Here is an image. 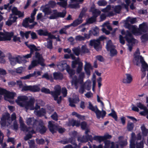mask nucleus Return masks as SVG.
I'll list each match as a JSON object with an SVG mask.
<instances>
[{
  "instance_id": "e2e57ef3",
  "label": "nucleus",
  "mask_w": 148,
  "mask_h": 148,
  "mask_svg": "<svg viewBox=\"0 0 148 148\" xmlns=\"http://www.w3.org/2000/svg\"><path fill=\"white\" fill-rule=\"evenodd\" d=\"M136 106L137 107H138L141 110L143 109H145V108H146L143 104L140 102L137 103L136 104Z\"/></svg>"
},
{
  "instance_id": "423d86ee",
  "label": "nucleus",
  "mask_w": 148,
  "mask_h": 148,
  "mask_svg": "<svg viewBox=\"0 0 148 148\" xmlns=\"http://www.w3.org/2000/svg\"><path fill=\"white\" fill-rule=\"evenodd\" d=\"M43 61L44 60L42 55L38 52H36L35 56L33 58V60L28 67V69L31 70L38 64H40L42 66H44L45 65Z\"/></svg>"
},
{
  "instance_id": "bb28decb",
  "label": "nucleus",
  "mask_w": 148,
  "mask_h": 148,
  "mask_svg": "<svg viewBox=\"0 0 148 148\" xmlns=\"http://www.w3.org/2000/svg\"><path fill=\"white\" fill-rule=\"evenodd\" d=\"M17 18V17L11 14L9 19L6 22V25L8 26L11 25L13 23L16 21Z\"/></svg>"
},
{
  "instance_id": "f03ea898",
  "label": "nucleus",
  "mask_w": 148,
  "mask_h": 148,
  "mask_svg": "<svg viewBox=\"0 0 148 148\" xmlns=\"http://www.w3.org/2000/svg\"><path fill=\"white\" fill-rule=\"evenodd\" d=\"M125 27L129 29L132 33L135 35H140L143 32H145L148 31V27L147 23H143L139 25V28L136 27L134 26L128 25H125Z\"/></svg>"
},
{
  "instance_id": "8fccbe9b",
  "label": "nucleus",
  "mask_w": 148,
  "mask_h": 148,
  "mask_svg": "<svg viewBox=\"0 0 148 148\" xmlns=\"http://www.w3.org/2000/svg\"><path fill=\"white\" fill-rule=\"evenodd\" d=\"M136 145L137 148H143V141H140L139 142L138 141H136Z\"/></svg>"
},
{
  "instance_id": "4c0bfd02",
  "label": "nucleus",
  "mask_w": 148,
  "mask_h": 148,
  "mask_svg": "<svg viewBox=\"0 0 148 148\" xmlns=\"http://www.w3.org/2000/svg\"><path fill=\"white\" fill-rule=\"evenodd\" d=\"M53 77L56 79H62L63 77L62 75L60 72L54 73Z\"/></svg>"
},
{
  "instance_id": "c03bdc74",
  "label": "nucleus",
  "mask_w": 148,
  "mask_h": 148,
  "mask_svg": "<svg viewBox=\"0 0 148 148\" xmlns=\"http://www.w3.org/2000/svg\"><path fill=\"white\" fill-rule=\"evenodd\" d=\"M72 51L76 55L78 56L81 53L80 48L79 47H74L72 49Z\"/></svg>"
},
{
  "instance_id": "7c9ffc66",
  "label": "nucleus",
  "mask_w": 148,
  "mask_h": 148,
  "mask_svg": "<svg viewBox=\"0 0 148 148\" xmlns=\"http://www.w3.org/2000/svg\"><path fill=\"white\" fill-rule=\"evenodd\" d=\"M147 70L148 71V65L146 63H143L142 64L141 71L143 74L142 75V78L144 77L146 75L145 71Z\"/></svg>"
},
{
  "instance_id": "4d7b16f0",
  "label": "nucleus",
  "mask_w": 148,
  "mask_h": 148,
  "mask_svg": "<svg viewBox=\"0 0 148 148\" xmlns=\"http://www.w3.org/2000/svg\"><path fill=\"white\" fill-rule=\"evenodd\" d=\"M28 48L30 49V52H32V53H33L34 50L36 51L37 50L36 46L34 45H30L28 46Z\"/></svg>"
},
{
  "instance_id": "37998d69",
  "label": "nucleus",
  "mask_w": 148,
  "mask_h": 148,
  "mask_svg": "<svg viewBox=\"0 0 148 148\" xmlns=\"http://www.w3.org/2000/svg\"><path fill=\"white\" fill-rule=\"evenodd\" d=\"M30 91L34 92H37L39 91L40 90L39 86L34 85L31 86Z\"/></svg>"
},
{
  "instance_id": "ea45409f",
  "label": "nucleus",
  "mask_w": 148,
  "mask_h": 148,
  "mask_svg": "<svg viewBox=\"0 0 148 148\" xmlns=\"http://www.w3.org/2000/svg\"><path fill=\"white\" fill-rule=\"evenodd\" d=\"M143 138L147 136L148 133V130L146 129L144 125L141 127Z\"/></svg>"
},
{
  "instance_id": "f257e3e1",
  "label": "nucleus",
  "mask_w": 148,
  "mask_h": 148,
  "mask_svg": "<svg viewBox=\"0 0 148 148\" xmlns=\"http://www.w3.org/2000/svg\"><path fill=\"white\" fill-rule=\"evenodd\" d=\"M28 98L25 96H21L18 97L16 100L17 103L19 106L24 107L27 110L28 109L33 110L34 109V114L38 116H41L44 115L45 113V110L41 108L39 111L38 109L40 108L39 106L36 104L35 108L34 107V103L35 100L33 99H31L27 101Z\"/></svg>"
},
{
  "instance_id": "4be33fe9",
  "label": "nucleus",
  "mask_w": 148,
  "mask_h": 148,
  "mask_svg": "<svg viewBox=\"0 0 148 148\" xmlns=\"http://www.w3.org/2000/svg\"><path fill=\"white\" fill-rule=\"evenodd\" d=\"M38 127H37V125L35 126V129L36 131H39L40 133L43 134L45 133L47 130L46 128L43 125V123L42 121L39 123V122Z\"/></svg>"
},
{
  "instance_id": "2f4dec72",
  "label": "nucleus",
  "mask_w": 148,
  "mask_h": 148,
  "mask_svg": "<svg viewBox=\"0 0 148 148\" xmlns=\"http://www.w3.org/2000/svg\"><path fill=\"white\" fill-rule=\"evenodd\" d=\"M126 76L123 79V82L124 83L129 84L132 81V77L131 75L129 74H126Z\"/></svg>"
},
{
  "instance_id": "680f3d73",
  "label": "nucleus",
  "mask_w": 148,
  "mask_h": 148,
  "mask_svg": "<svg viewBox=\"0 0 148 148\" xmlns=\"http://www.w3.org/2000/svg\"><path fill=\"white\" fill-rule=\"evenodd\" d=\"M141 39L143 42L148 40V34H146L143 35L141 37Z\"/></svg>"
},
{
  "instance_id": "6e6d98bb",
  "label": "nucleus",
  "mask_w": 148,
  "mask_h": 148,
  "mask_svg": "<svg viewBox=\"0 0 148 148\" xmlns=\"http://www.w3.org/2000/svg\"><path fill=\"white\" fill-rule=\"evenodd\" d=\"M126 20L127 21L130 22L131 24L135 23L136 22V19L134 18L128 17Z\"/></svg>"
},
{
  "instance_id": "6e6552de",
  "label": "nucleus",
  "mask_w": 148,
  "mask_h": 148,
  "mask_svg": "<svg viewBox=\"0 0 148 148\" xmlns=\"http://www.w3.org/2000/svg\"><path fill=\"white\" fill-rule=\"evenodd\" d=\"M79 73L78 78L75 75L73 77L71 81L72 85H74L76 89H77L79 84H82L83 83V79L85 76L84 73L80 72Z\"/></svg>"
},
{
  "instance_id": "72a5a7b5",
  "label": "nucleus",
  "mask_w": 148,
  "mask_h": 148,
  "mask_svg": "<svg viewBox=\"0 0 148 148\" xmlns=\"http://www.w3.org/2000/svg\"><path fill=\"white\" fill-rule=\"evenodd\" d=\"M12 11L13 14L18 16L19 17H22L23 16V13L18 11L16 7H13Z\"/></svg>"
},
{
  "instance_id": "5fc2aeb1",
  "label": "nucleus",
  "mask_w": 148,
  "mask_h": 148,
  "mask_svg": "<svg viewBox=\"0 0 148 148\" xmlns=\"http://www.w3.org/2000/svg\"><path fill=\"white\" fill-rule=\"evenodd\" d=\"M81 53H88L89 52V50L87 48L86 46V45H84L82 46L81 47Z\"/></svg>"
},
{
  "instance_id": "13d9d810",
  "label": "nucleus",
  "mask_w": 148,
  "mask_h": 148,
  "mask_svg": "<svg viewBox=\"0 0 148 148\" xmlns=\"http://www.w3.org/2000/svg\"><path fill=\"white\" fill-rule=\"evenodd\" d=\"M134 127V125L131 122H129L127 124V129L128 131H132Z\"/></svg>"
},
{
  "instance_id": "bf43d9fd",
  "label": "nucleus",
  "mask_w": 148,
  "mask_h": 148,
  "mask_svg": "<svg viewBox=\"0 0 148 148\" xmlns=\"http://www.w3.org/2000/svg\"><path fill=\"white\" fill-rule=\"evenodd\" d=\"M112 112L108 114L109 116H112L113 118L116 120L117 119V116L115 111L113 110H112Z\"/></svg>"
},
{
  "instance_id": "dca6fc26",
  "label": "nucleus",
  "mask_w": 148,
  "mask_h": 148,
  "mask_svg": "<svg viewBox=\"0 0 148 148\" xmlns=\"http://www.w3.org/2000/svg\"><path fill=\"white\" fill-rule=\"evenodd\" d=\"M53 12V13L52 15L49 17H47V18L50 19H53L59 17H64L66 14L65 11H64L62 12H57L56 11L54 10Z\"/></svg>"
},
{
  "instance_id": "c756f323",
  "label": "nucleus",
  "mask_w": 148,
  "mask_h": 148,
  "mask_svg": "<svg viewBox=\"0 0 148 148\" xmlns=\"http://www.w3.org/2000/svg\"><path fill=\"white\" fill-rule=\"evenodd\" d=\"M32 52H30L29 54H28L22 56H20V59L22 61V63H26L27 61L26 59H28L31 57L32 56Z\"/></svg>"
},
{
  "instance_id": "9b49d317",
  "label": "nucleus",
  "mask_w": 148,
  "mask_h": 148,
  "mask_svg": "<svg viewBox=\"0 0 148 148\" xmlns=\"http://www.w3.org/2000/svg\"><path fill=\"white\" fill-rule=\"evenodd\" d=\"M77 133L75 131H73L70 133L71 138H67L61 141V143L63 144H66L69 143L74 145L75 146H77V144L75 141L74 138L77 135Z\"/></svg>"
},
{
  "instance_id": "052dcab7",
  "label": "nucleus",
  "mask_w": 148,
  "mask_h": 148,
  "mask_svg": "<svg viewBox=\"0 0 148 148\" xmlns=\"http://www.w3.org/2000/svg\"><path fill=\"white\" fill-rule=\"evenodd\" d=\"M97 3L100 6H104L106 5L107 2L104 0H100Z\"/></svg>"
},
{
  "instance_id": "0eeeda50",
  "label": "nucleus",
  "mask_w": 148,
  "mask_h": 148,
  "mask_svg": "<svg viewBox=\"0 0 148 148\" xmlns=\"http://www.w3.org/2000/svg\"><path fill=\"white\" fill-rule=\"evenodd\" d=\"M16 118L15 113H13L11 115V118L10 117V115L6 113L3 115L1 118V124L2 126H8L10 125L13 120H15Z\"/></svg>"
},
{
  "instance_id": "09e8293b",
  "label": "nucleus",
  "mask_w": 148,
  "mask_h": 148,
  "mask_svg": "<svg viewBox=\"0 0 148 148\" xmlns=\"http://www.w3.org/2000/svg\"><path fill=\"white\" fill-rule=\"evenodd\" d=\"M93 140L98 141L99 143L103 141V136H95L93 137Z\"/></svg>"
},
{
  "instance_id": "0e129e2a",
  "label": "nucleus",
  "mask_w": 148,
  "mask_h": 148,
  "mask_svg": "<svg viewBox=\"0 0 148 148\" xmlns=\"http://www.w3.org/2000/svg\"><path fill=\"white\" fill-rule=\"evenodd\" d=\"M52 77V75H49L47 73H45L42 77V78H45L47 79H49Z\"/></svg>"
},
{
  "instance_id": "a19ab883",
  "label": "nucleus",
  "mask_w": 148,
  "mask_h": 148,
  "mask_svg": "<svg viewBox=\"0 0 148 148\" xmlns=\"http://www.w3.org/2000/svg\"><path fill=\"white\" fill-rule=\"evenodd\" d=\"M36 32L40 36H47L48 34V31L46 30L40 29L37 30Z\"/></svg>"
},
{
  "instance_id": "9d476101",
  "label": "nucleus",
  "mask_w": 148,
  "mask_h": 148,
  "mask_svg": "<svg viewBox=\"0 0 148 148\" xmlns=\"http://www.w3.org/2000/svg\"><path fill=\"white\" fill-rule=\"evenodd\" d=\"M54 123V122L52 121H49L48 122V127L50 131L52 133L56 132L57 130L60 133H62L65 131L64 129L55 125Z\"/></svg>"
},
{
  "instance_id": "3c124183",
  "label": "nucleus",
  "mask_w": 148,
  "mask_h": 148,
  "mask_svg": "<svg viewBox=\"0 0 148 148\" xmlns=\"http://www.w3.org/2000/svg\"><path fill=\"white\" fill-rule=\"evenodd\" d=\"M91 82L89 80H87L84 84V86L88 90H89L90 89L91 86Z\"/></svg>"
},
{
  "instance_id": "49530a36",
  "label": "nucleus",
  "mask_w": 148,
  "mask_h": 148,
  "mask_svg": "<svg viewBox=\"0 0 148 148\" xmlns=\"http://www.w3.org/2000/svg\"><path fill=\"white\" fill-rule=\"evenodd\" d=\"M90 132V130L88 129L86 130L85 131V134H86V137L88 140H89L90 141L92 142L93 140V138L91 135H89L88 134Z\"/></svg>"
},
{
  "instance_id": "864d4df0",
  "label": "nucleus",
  "mask_w": 148,
  "mask_h": 148,
  "mask_svg": "<svg viewBox=\"0 0 148 148\" xmlns=\"http://www.w3.org/2000/svg\"><path fill=\"white\" fill-rule=\"evenodd\" d=\"M78 140L81 142H86L88 140L86 136L82 137H79L78 138Z\"/></svg>"
},
{
  "instance_id": "c85d7f7f",
  "label": "nucleus",
  "mask_w": 148,
  "mask_h": 148,
  "mask_svg": "<svg viewBox=\"0 0 148 148\" xmlns=\"http://www.w3.org/2000/svg\"><path fill=\"white\" fill-rule=\"evenodd\" d=\"M19 122L20 123L21 130L24 132L28 131V129L23 120L21 116H19Z\"/></svg>"
},
{
  "instance_id": "473e14b6",
  "label": "nucleus",
  "mask_w": 148,
  "mask_h": 148,
  "mask_svg": "<svg viewBox=\"0 0 148 148\" xmlns=\"http://www.w3.org/2000/svg\"><path fill=\"white\" fill-rule=\"evenodd\" d=\"M84 70L87 75H89L90 74V70L92 69L91 65L89 63H87L85 61Z\"/></svg>"
},
{
  "instance_id": "5701e85b",
  "label": "nucleus",
  "mask_w": 148,
  "mask_h": 148,
  "mask_svg": "<svg viewBox=\"0 0 148 148\" xmlns=\"http://www.w3.org/2000/svg\"><path fill=\"white\" fill-rule=\"evenodd\" d=\"M139 50L137 49L136 51L134 54V60L138 62L139 60L142 64L143 63H146L144 60L143 58L142 57L140 56Z\"/></svg>"
},
{
  "instance_id": "2eb2a0df",
  "label": "nucleus",
  "mask_w": 148,
  "mask_h": 148,
  "mask_svg": "<svg viewBox=\"0 0 148 148\" xmlns=\"http://www.w3.org/2000/svg\"><path fill=\"white\" fill-rule=\"evenodd\" d=\"M77 64L78 65V66L76 69V72L77 73H79L81 72L82 70L83 64L80 61L79 58L72 62V68H75Z\"/></svg>"
},
{
  "instance_id": "20e7f679",
  "label": "nucleus",
  "mask_w": 148,
  "mask_h": 148,
  "mask_svg": "<svg viewBox=\"0 0 148 148\" xmlns=\"http://www.w3.org/2000/svg\"><path fill=\"white\" fill-rule=\"evenodd\" d=\"M26 122L28 125H33V128L32 127L27 128L28 130L27 132H28L29 134L26 135L24 137L25 140H27L32 138L31 134L34 133V129H35L36 126L38 125L39 123V121H36L34 118H27L26 119Z\"/></svg>"
},
{
  "instance_id": "774afa93",
  "label": "nucleus",
  "mask_w": 148,
  "mask_h": 148,
  "mask_svg": "<svg viewBox=\"0 0 148 148\" xmlns=\"http://www.w3.org/2000/svg\"><path fill=\"white\" fill-rule=\"evenodd\" d=\"M143 110L144 111L140 112V114L142 115L145 116L148 113V109L147 108H146L145 109H143Z\"/></svg>"
},
{
  "instance_id": "338daca9",
  "label": "nucleus",
  "mask_w": 148,
  "mask_h": 148,
  "mask_svg": "<svg viewBox=\"0 0 148 148\" xmlns=\"http://www.w3.org/2000/svg\"><path fill=\"white\" fill-rule=\"evenodd\" d=\"M42 72L40 71H34L33 73H32V76L37 77L39 75H40Z\"/></svg>"
},
{
  "instance_id": "a211bd4d",
  "label": "nucleus",
  "mask_w": 148,
  "mask_h": 148,
  "mask_svg": "<svg viewBox=\"0 0 148 148\" xmlns=\"http://www.w3.org/2000/svg\"><path fill=\"white\" fill-rule=\"evenodd\" d=\"M13 35V33L12 32H7L3 34L0 32V41L10 40Z\"/></svg>"
},
{
  "instance_id": "c9c22d12",
  "label": "nucleus",
  "mask_w": 148,
  "mask_h": 148,
  "mask_svg": "<svg viewBox=\"0 0 148 148\" xmlns=\"http://www.w3.org/2000/svg\"><path fill=\"white\" fill-rule=\"evenodd\" d=\"M99 33V28L96 27L93 28L92 30L89 31V34H93L94 36H97L98 35Z\"/></svg>"
},
{
  "instance_id": "58836bf2",
  "label": "nucleus",
  "mask_w": 148,
  "mask_h": 148,
  "mask_svg": "<svg viewBox=\"0 0 148 148\" xmlns=\"http://www.w3.org/2000/svg\"><path fill=\"white\" fill-rule=\"evenodd\" d=\"M45 16H43L42 14L41 13H38L36 16V20L43 22L47 18L46 17H45Z\"/></svg>"
},
{
  "instance_id": "1a4fd4ad",
  "label": "nucleus",
  "mask_w": 148,
  "mask_h": 148,
  "mask_svg": "<svg viewBox=\"0 0 148 148\" xmlns=\"http://www.w3.org/2000/svg\"><path fill=\"white\" fill-rule=\"evenodd\" d=\"M0 95H4L5 99L12 103L13 101L11 100L13 99L16 94L14 92H8L4 89L0 88Z\"/></svg>"
},
{
  "instance_id": "e433bc0d",
  "label": "nucleus",
  "mask_w": 148,
  "mask_h": 148,
  "mask_svg": "<svg viewBox=\"0 0 148 148\" xmlns=\"http://www.w3.org/2000/svg\"><path fill=\"white\" fill-rule=\"evenodd\" d=\"M23 70V67H18L16 69V70H10V73L13 75H15L16 73H21Z\"/></svg>"
},
{
  "instance_id": "39448f33",
  "label": "nucleus",
  "mask_w": 148,
  "mask_h": 148,
  "mask_svg": "<svg viewBox=\"0 0 148 148\" xmlns=\"http://www.w3.org/2000/svg\"><path fill=\"white\" fill-rule=\"evenodd\" d=\"M121 33L122 35H125V38L128 43V49L130 51H131L133 45L137 43V41L133 38L132 34L129 31L125 32L124 30H122Z\"/></svg>"
},
{
  "instance_id": "79ce46f5",
  "label": "nucleus",
  "mask_w": 148,
  "mask_h": 148,
  "mask_svg": "<svg viewBox=\"0 0 148 148\" xmlns=\"http://www.w3.org/2000/svg\"><path fill=\"white\" fill-rule=\"evenodd\" d=\"M88 108L92 111L95 112L98 108L97 106H93L92 104L90 102H88Z\"/></svg>"
},
{
  "instance_id": "6ab92c4d",
  "label": "nucleus",
  "mask_w": 148,
  "mask_h": 148,
  "mask_svg": "<svg viewBox=\"0 0 148 148\" xmlns=\"http://www.w3.org/2000/svg\"><path fill=\"white\" fill-rule=\"evenodd\" d=\"M84 14V12L82 10L78 18L75 20L73 22L71 23V25L74 27L77 26L79 25L81 23L83 22L82 17Z\"/></svg>"
},
{
  "instance_id": "603ef678",
  "label": "nucleus",
  "mask_w": 148,
  "mask_h": 148,
  "mask_svg": "<svg viewBox=\"0 0 148 148\" xmlns=\"http://www.w3.org/2000/svg\"><path fill=\"white\" fill-rule=\"evenodd\" d=\"M66 70L70 75L71 77H72L75 73V71L74 70L70 69L69 67L66 69Z\"/></svg>"
},
{
  "instance_id": "f8f14e48",
  "label": "nucleus",
  "mask_w": 148,
  "mask_h": 148,
  "mask_svg": "<svg viewBox=\"0 0 148 148\" xmlns=\"http://www.w3.org/2000/svg\"><path fill=\"white\" fill-rule=\"evenodd\" d=\"M105 38L103 36H101L97 40H91L90 41V45L94 46L95 49L97 51H99L101 49V46L100 45V41L103 40Z\"/></svg>"
},
{
  "instance_id": "aec40b11",
  "label": "nucleus",
  "mask_w": 148,
  "mask_h": 148,
  "mask_svg": "<svg viewBox=\"0 0 148 148\" xmlns=\"http://www.w3.org/2000/svg\"><path fill=\"white\" fill-rule=\"evenodd\" d=\"M20 58V56H18L16 57L12 56L9 57V59L11 65L12 66H14L17 63L19 64L22 63V61L21 60Z\"/></svg>"
},
{
  "instance_id": "b1692460",
  "label": "nucleus",
  "mask_w": 148,
  "mask_h": 148,
  "mask_svg": "<svg viewBox=\"0 0 148 148\" xmlns=\"http://www.w3.org/2000/svg\"><path fill=\"white\" fill-rule=\"evenodd\" d=\"M73 99L69 98V105L72 107H74L75 106L74 103H76L79 101V99L77 95H76L75 94L73 95Z\"/></svg>"
},
{
  "instance_id": "de8ad7c7",
  "label": "nucleus",
  "mask_w": 148,
  "mask_h": 148,
  "mask_svg": "<svg viewBox=\"0 0 148 148\" xmlns=\"http://www.w3.org/2000/svg\"><path fill=\"white\" fill-rule=\"evenodd\" d=\"M61 1V2H57V4L60 6L65 7L67 5V0H64Z\"/></svg>"
},
{
  "instance_id": "a878e982",
  "label": "nucleus",
  "mask_w": 148,
  "mask_h": 148,
  "mask_svg": "<svg viewBox=\"0 0 148 148\" xmlns=\"http://www.w3.org/2000/svg\"><path fill=\"white\" fill-rule=\"evenodd\" d=\"M95 14L93 15V16L88 20L87 21L88 23H91L95 22V21L96 17L97 16V15L100 14L101 12L97 9H95Z\"/></svg>"
},
{
  "instance_id": "cd10ccee",
  "label": "nucleus",
  "mask_w": 148,
  "mask_h": 148,
  "mask_svg": "<svg viewBox=\"0 0 148 148\" xmlns=\"http://www.w3.org/2000/svg\"><path fill=\"white\" fill-rule=\"evenodd\" d=\"M66 124L69 126H72L73 127L75 126L76 127H79L80 125V123L78 121L72 119L69 120Z\"/></svg>"
},
{
  "instance_id": "f3484780",
  "label": "nucleus",
  "mask_w": 148,
  "mask_h": 148,
  "mask_svg": "<svg viewBox=\"0 0 148 148\" xmlns=\"http://www.w3.org/2000/svg\"><path fill=\"white\" fill-rule=\"evenodd\" d=\"M125 2L126 4H122V6L120 5H117L115 7H113L112 8L114 9V11L117 13H119L120 11L122 8H125L127 11H128V6L130 3V0H125Z\"/></svg>"
},
{
  "instance_id": "412c9836",
  "label": "nucleus",
  "mask_w": 148,
  "mask_h": 148,
  "mask_svg": "<svg viewBox=\"0 0 148 148\" xmlns=\"http://www.w3.org/2000/svg\"><path fill=\"white\" fill-rule=\"evenodd\" d=\"M95 112V113L97 118L98 119H99L101 118L103 119L106 116V113L104 109H101V111H100L98 108Z\"/></svg>"
},
{
  "instance_id": "a18cd8bd",
  "label": "nucleus",
  "mask_w": 148,
  "mask_h": 148,
  "mask_svg": "<svg viewBox=\"0 0 148 148\" xmlns=\"http://www.w3.org/2000/svg\"><path fill=\"white\" fill-rule=\"evenodd\" d=\"M45 45L48 48L51 49L52 48V41L51 40H50L47 41V42L44 43Z\"/></svg>"
},
{
  "instance_id": "4468645a",
  "label": "nucleus",
  "mask_w": 148,
  "mask_h": 148,
  "mask_svg": "<svg viewBox=\"0 0 148 148\" xmlns=\"http://www.w3.org/2000/svg\"><path fill=\"white\" fill-rule=\"evenodd\" d=\"M107 50L110 52V55L111 56H114L117 53L114 46L112 44L111 40H109L107 42L106 45Z\"/></svg>"
},
{
  "instance_id": "7ed1b4c3",
  "label": "nucleus",
  "mask_w": 148,
  "mask_h": 148,
  "mask_svg": "<svg viewBox=\"0 0 148 148\" xmlns=\"http://www.w3.org/2000/svg\"><path fill=\"white\" fill-rule=\"evenodd\" d=\"M54 91L50 92L49 89L46 88L45 87H43L41 89V91L42 92L46 94L50 93L53 97L54 100L57 101V103L59 104L62 100L61 96L58 97V96L60 94L61 87L58 85L54 87Z\"/></svg>"
},
{
  "instance_id": "393cba45",
  "label": "nucleus",
  "mask_w": 148,
  "mask_h": 148,
  "mask_svg": "<svg viewBox=\"0 0 148 148\" xmlns=\"http://www.w3.org/2000/svg\"><path fill=\"white\" fill-rule=\"evenodd\" d=\"M57 66L60 70L63 71L65 69L66 70L68 68L69 66L66 63L65 61H62L58 62L57 64Z\"/></svg>"
},
{
  "instance_id": "ddd939ff",
  "label": "nucleus",
  "mask_w": 148,
  "mask_h": 148,
  "mask_svg": "<svg viewBox=\"0 0 148 148\" xmlns=\"http://www.w3.org/2000/svg\"><path fill=\"white\" fill-rule=\"evenodd\" d=\"M141 136L140 133H138L136 136L135 134L134 133H132L131 134V139L130 141V148H135V142L138 141V140H141Z\"/></svg>"
},
{
  "instance_id": "69168bd1",
  "label": "nucleus",
  "mask_w": 148,
  "mask_h": 148,
  "mask_svg": "<svg viewBox=\"0 0 148 148\" xmlns=\"http://www.w3.org/2000/svg\"><path fill=\"white\" fill-rule=\"evenodd\" d=\"M111 142L110 140H106L105 142L104 148H108L110 146Z\"/></svg>"
},
{
  "instance_id": "f704fd0d",
  "label": "nucleus",
  "mask_w": 148,
  "mask_h": 148,
  "mask_svg": "<svg viewBox=\"0 0 148 148\" xmlns=\"http://www.w3.org/2000/svg\"><path fill=\"white\" fill-rule=\"evenodd\" d=\"M42 11L45 13V16L50 14L51 11L49 8L46 6H42L40 8Z\"/></svg>"
}]
</instances>
